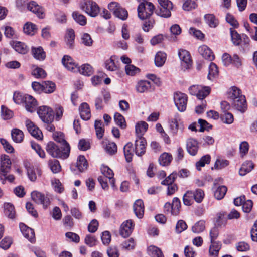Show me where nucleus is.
<instances>
[{"label": "nucleus", "instance_id": "obj_6", "mask_svg": "<svg viewBox=\"0 0 257 257\" xmlns=\"http://www.w3.org/2000/svg\"><path fill=\"white\" fill-rule=\"evenodd\" d=\"M187 100V96L184 93L177 92L174 95L175 104L178 110L180 112H184L186 110Z\"/></svg>", "mask_w": 257, "mask_h": 257}, {"label": "nucleus", "instance_id": "obj_12", "mask_svg": "<svg viewBox=\"0 0 257 257\" xmlns=\"http://www.w3.org/2000/svg\"><path fill=\"white\" fill-rule=\"evenodd\" d=\"M26 125L28 131L32 136L38 140H41L43 138V134L41 131L35 126L34 123L29 120L26 121Z\"/></svg>", "mask_w": 257, "mask_h": 257}, {"label": "nucleus", "instance_id": "obj_45", "mask_svg": "<svg viewBox=\"0 0 257 257\" xmlns=\"http://www.w3.org/2000/svg\"><path fill=\"white\" fill-rule=\"evenodd\" d=\"M171 214L177 215L179 214V209L181 207V202L178 198L175 197L173 198Z\"/></svg>", "mask_w": 257, "mask_h": 257}, {"label": "nucleus", "instance_id": "obj_8", "mask_svg": "<svg viewBox=\"0 0 257 257\" xmlns=\"http://www.w3.org/2000/svg\"><path fill=\"white\" fill-rule=\"evenodd\" d=\"M62 63L68 70L77 72L79 70L78 65L74 62L72 58L69 55H65L62 59Z\"/></svg>", "mask_w": 257, "mask_h": 257}, {"label": "nucleus", "instance_id": "obj_7", "mask_svg": "<svg viewBox=\"0 0 257 257\" xmlns=\"http://www.w3.org/2000/svg\"><path fill=\"white\" fill-rule=\"evenodd\" d=\"M32 200L37 204H42L44 208H46L50 204V200L44 194L37 191L31 193Z\"/></svg>", "mask_w": 257, "mask_h": 257}, {"label": "nucleus", "instance_id": "obj_49", "mask_svg": "<svg viewBox=\"0 0 257 257\" xmlns=\"http://www.w3.org/2000/svg\"><path fill=\"white\" fill-rule=\"evenodd\" d=\"M218 74V70L217 65L214 63H211L209 68L208 78L212 80Z\"/></svg>", "mask_w": 257, "mask_h": 257}, {"label": "nucleus", "instance_id": "obj_33", "mask_svg": "<svg viewBox=\"0 0 257 257\" xmlns=\"http://www.w3.org/2000/svg\"><path fill=\"white\" fill-rule=\"evenodd\" d=\"M88 166L86 159L84 156H79L77 160L76 167L80 172L85 170Z\"/></svg>", "mask_w": 257, "mask_h": 257}, {"label": "nucleus", "instance_id": "obj_36", "mask_svg": "<svg viewBox=\"0 0 257 257\" xmlns=\"http://www.w3.org/2000/svg\"><path fill=\"white\" fill-rule=\"evenodd\" d=\"M166 60V54L162 52H158L155 58V64L157 67H161Z\"/></svg>", "mask_w": 257, "mask_h": 257}, {"label": "nucleus", "instance_id": "obj_2", "mask_svg": "<svg viewBox=\"0 0 257 257\" xmlns=\"http://www.w3.org/2000/svg\"><path fill=\"white\" fill-rule=\"evenodd\" d=\"M154 10L155 7L152 3H140L137 8L138 17L141 20L149 19Z\"/></svg>", "mask_w": 257, "mask_h": 257}, {"label": "nucleus", "instance_id": "obj_14", "mask_svg": "<svg viewBox=\"0 0 257 257\" xmlns=\"http://www.w3.org/2000/svg\"><path fill=\"white\" fill-rule=\"evenodd\" d=\"M19 227L21 232L25 238L28 239L32 243L35 241V233L33 229L27 226L22 223L20 224Z\"/></svg>", "mask_w": 257, "mask_h": 257}, {"label": "nucleus", "instance_id": "obj_41", "mask_svg": "<svg viewBox=\"0 0 257 257\" xmlns=\"http://www.w3.org/2000/svg\"><path fill=\"white\" fill-rule=\"evenodd\" d=\"M23 31L26 34L33 35L36 32V25L31 22H27L24 26Z\"/></svg>", "mask_w": 257, "mask_h": 257}, {"label": "nucleus", "instance_id": "obj_43", "mask_svg": "<svg viewBox=\"0 0 257 257\" xmlns=\"http://www.w3.org/2000/svg\"><path fill=\"white\" fill-rule=\"evenodd\" d=\"M49 166L53 173H57L61 171V166L57 160H50L48 162Z\"/></svg>", "mask_w": 257, "mask_h": 257}, {"label": "nucleus", "instance_id": "obj_29", "mask_svg": "<svg viewBox=\"0 0 257 257\" xmlns=\"http://www.w3.org/2000/svg\"><path fill=\"white\" fill-rule=\"evenodd\" d=\"M254 165L251 161H246L243 163L239 170V174L244 176L250 172L253 168Z\"/></svg>", "mask_w": 257, "mask_h": 257}, {"label": "nucleus", "instance_id": "obj_53", "mask_svg": "<svg viewBox=\"0 0 257 257\" xmlns=\"http://www.w3.org/2000/svg\"><path fill=\"white\" fill-rule=\"evenodd\" d=\"M115 56H112L109 59L105 61V66L108 70L113 71H115L117 69V67L114 61V58H115Z\"/></svg>", "mask_w": 257, "mask_h": 257}, {"label": "nucleus", "instance_id": "obj_24", "mask_svg": "<svg viewBox=\"0 0 257 257\" xmlns=\"http://www.w3.org/2000/svg\"><path fill=\"white\" fill-rule=\"evenodd\" d=\"M151 88V83L147 80H141L138 82L136 86L137 91L140 93L149 91Z\"/></svg>", "mask_w": 257, "mask_h": 257}, {"label": "nucleus", "instance_id": "obj_54", "mask_svg": "<svg viewBox=\"0 0 257 257\" xmlns=\"http://www.w3.org/2000/svg\"><path fill=\"white\" fill-rule=\"evenodd\" d=\"M25 166L27 169V175L29 179L32 181H35L37 179V176L33 168L28 162L25 163Z\"/></svg>", "mask_w": 257, "mask_h": 257}, {"label": "nucleus", "instance_id": "obj_50", "mask_svg": "<svg viewBox=\"0 0 257 257\" xmlns=\"http://www.w3.org/2000/svg\"><path fill=\"white\" fill-rule=\"evenodd\" d=\"M72 16L75 21L80 25L84 26L86 24L87 20L86 17L79 12L77 11L74 12L72 13Z\"/></svg>", "mask_w": 257, "mask_h": 257}, {"label": "nucleus", "instance_id": "obj_23", "mask_svg": "<svg viewBox=\"0 0 257 257\" xmlns=\"http://www.w3.org/2000/svg\"><path fill=\"white\" fill-rule=\"evenodd\" d=\"M75 33L72 29H68L65 37V41L69 48H72L74 45Z\"/></svg>", "mask_w": 257, "mask_h": 257}, {"label": "nucleus", "instance_id": "obj_1", "mask_svg": "<svg viewBox=\"0 0 257 257\" xmlns=\"http://www.w3.org/2000/svg\"><path fill=\"white\" fill-rule=\"evenodd\" d=\"M47 152L54 158L65 159L69 156L70 147L69 145L59 147L53 142H49L46 147Z\"/></svg>", "mask_w": 257, "mask_h": 257}, {"label": "nucleus", "instance_id": "obj_26", "mask_svg": "<svg viewBox=\"0 0 257 257\" xmlns=\"http://www.w3.org/2000/svg\"><path fill=\"white\" fill-rule=\"evenodd\" d=\"M4 213L9 218L13 219L16 217V211L14 206L10 203H6L4 205Z\"/></svg>", "mask_w": 257, "mask_h": 257}, {"label": "nucleus", "instance_id": "obj_51", "mask_svg": "<svg viewBox=\"0 0 257 257\" xmlns=\"http://www.w3.org/2000/svg\"><path fill=\"white\" fill-rule=\"evenodd\" d=\"M210 156L206 155L201 158L200 160L196 162V166L198 170H200V168L204 167L205 164H208L210 161Z\"/></svg>", "mask_w": 257, "mask_h": 257}, {"label": "nucleus", "instance_id": "obj_39", "mask_svg": "<svg viewBox=\"0 0 257 257\" xmlns=\"http://www.w3.org/2000/svg\"><path fill=\"white\" fill-rule=\"evenodd\" d=\"M170 127L174 135L177 134L179 130L182 132L184 128L183 125L179 124L176 118H174L170 122Z\"/></svg>", "mask_w": 257, "mask_h": 257}, {"label": "nucleus", "instance_id": "obj_4", "mask_svg": "<svg viewBox=\"0 0 257 257\" xmlns=\"http://www.w3.org/2000/svg\"><path fill=\"white\" fill-rule=\"evenodd\" d=\"M160 6L155 12L157 15L164 18H169L171 15V10L172 9V3L169 0H158Z\"/></svg>", "mask_w": 257, "mask_h": 257}, {"label": "nucleus", "instance_id": "obj_58", "mask_svg": "<svg viewBox=\"0 0 257 257\" xmlns=\"http://www.w3.org/2000/svg\"><path fill=\"white\" fill-rule=\"evenodd\" d=\"M27 95L19 92H15L13 95V100L16 103L18 104L23 103L24 102Z\"/></svg>", "mask_w": 257, "mask_h": 257}, {"label": "nucleus", "instance_id": "obj_30", "mask_svg": "<svg viewBox=\"0 0 257 257\" xmlns=\"http://www.w3.org/2000/svg\"><path fill=\"white\" fill-rule=\"evenodd\" d=\"M13 46L15 51L19 53L25 54L28 51V48L24 43L17 41L14 42Z\"/></svg>", "mask_w": 257, "mask_h": 257}, {"label": "nucleus", "instance_id": "obj_17", "mask_svg": "<svg viewBox=\"0 0 257 257\" xmlns=\"http://www.w3.org/2000/svg\"><path fill=\"white\" fill-rule=\"evenodd\" d=\"M102 145L106 152L109 155H112L117 152L116 144L107 139H104L102 141Z\"/></svg>", "mask_w": 257, "mask_h": 257}, {"label": "nucleus", "instance_id": "obj_60", "mask_svg": "<svg viewBox=\"0 0 257 257\" xmlns=\"http://www.w3.org/2000/svg\"><path fill=\"white\" fill-rule=\"evenodd\" d=\"M114 16L122 20H125L127 18L128 12L126 10L120 7L114 14Z\"/></svg>", "mask_w": 257, "mask_h": 257}, {"label": "nucleus", "instance_id": "obj_11", "mask_svg": "<svg viewBox=\"0 0 257 257\" xmlns=\"http://www.w3.org/2000/svg\"><path fill=\"white\" fill-rule=\"evenodd\" d=\"M27 8L35 14L39 18L43 19L45 17V14L44 9L38 5L36 2L34 1L30 2L27 5Z\"/></svg>", "mask_w": 257, "mask_h": 257}, {"label": "nucleus", "instance_id": "obj_18", "mask_svg": "<svg viewBox=\"0 0 257 257\" xmlns=\"http://www.w3.org/2000/svg\"><path fill=\"white\" fill-rule=\"evenodd\" d=\"M199 145L198 142L193 139L190 138L187 141V150L189 154L195 156L198 150Z\"/></svg>", "mask_w": 257, "mask_h": 257}, {"label": "nucleus", "instance_id": "obj_19", "mask_svg": "<svg viewBox=\"0 0 257 257\" xmlns=\"http://www.w3.org/2000/svg\"><path fill=\"white\" fill-rule=\"evenodd\" d=\"M81 118L84 120H88L91 117V112L89 105L85 102L82 103L79 108Z\"/></svg>", "mask_w": 257, "mask_h": 257}, {"label": "nucleus", "instance_id": "obj_37", "mask_svg": "<svg viewBox=\"0 0 257 257\" xmlns=\"http://www.w3.org/2000/svg\"><path fill=\"white\" fill-rule=\"evenodd\" d=\"M204 19L210 27L215 28L218 24V21L213 14H206L204 16Z\"/></svg>", "mask_w": 257, "mask_h": 257}, {"label": "nucleus", "instance_id": "obj_63", "mask_svg": "<svg viewBox=\"0 0 257 257\" xmlns=\"http://www.w3.org/2000/svg\"><path fill=\"white\" fill-rule=\"evenodd\" d=\"M193 192L194 194V200L197 203H201L205 196L203 190L201 189H197Z\"/></svg>", "mask_w": 257, "mask_h": 257}, {"label": "nucleus", "instance_id": "obj_44", "mask_svg": "<svg viewBox=\"0 0 257 257\" xmlns=\"http://www.w3.org/2000/svg\"><path fill=\"white\" fill-rule=\"evenodd\" d=\"M230 31L233 43L236 46L239 45L241 44L242 39L240 35L232 28H230Z\"/></svg>", "mask_w": 257, "mask_h": 257}, {"label": "nucleus", "instance_id": "obj_48", "mask_svg": "<svg viewBox=\"0 0 257 257\" xmlns=\"http://www.w3.org/2000/svg\"><path fill=\"white\" fill-rule=\"evenodd\" d=\"M56 89V85L52 81H44L43 92L45 93H53Z\"/></svg>", "mask_w": 257, "mask_h": 257}, {"label": "nucleus", "instance_id": "obj_46", "mask_svg": "<svg viewBox=\"0 0 257 257\" xmlns=\"http://www.w3.org/2000/svg\"><path fill=\"white\" fill-rule=\"evenodd\" d=\"M211 88L209 86H202L199 88L197 93V98L199 99H203L210 93Z\"/></svg>", "mask_w": 257, "mask_h": 257}, {"label": "nucleus", "instance_id": "obj_16", "mask_svg": "<svg viewBox=\"0 0 257 257\" xmlns=\"http://www.w3.org/2000/svg\"><path fill=\"white\" fill-rule=\"evenodd\" d=\"M101 171L103 174L101 176L106 177L109 180L110 183L113 189L116 188L115 184V180L113 178L114 173L113 171L108 166H103L101 168Z\"/></svg>", "mask_w": 257, "mask_h": 257}, {"label": "nucleus", "instance_id": "obj_21", "mask_svg": "<svg viewBox=\"0 0 257 257\" xmlns=\"http://www.w3.org/2000/svg\"><path fill=\"white\" fill-rule=\"evenodd\" d=\"M133 209L136 216L139 218H142L144 216V206L142 200L138 199L135 201Z\"/></svg>", "mask_w": 257, "mask_h": 257}, {"label": "nucleus", "instance_id": "obj_5", "mask_svg": "<svg viewBox=\"0 0 257 257\" xmlns=\"http://www.w3.org/2000/svg\"><path fill=\"white\" fill-rule=\"evenodd\" d=\"M37 112L41 120L46 123H51L54 119L53 111L48 106H40Z\"/></svg>", "mask_w": 257, "mask_h": 257}, {"label": "nucleus", "instance_id": "obj_15", "mask_svg": "<svg viewBox=\"0 0 257 257\" xmlns=\"http://www.w3.org/2000/svg\"><path fill=\"white\" fill-rule=\"evenodd\" d=\"M24 103L27 111L30 112H33L36 110L37 106V102L32 96L27 95Z\"/></svg>", "mask_w": 257, "mask_h": 257}, {"label": "nucleus", "instance_id": "obj_27", "mask_svg": "<svg viewBox=\"0 0 257 257\" xmlns=\"http://www.w3.org/2000/svg\"><path fill=\"white\" fill-rule=\"evenodd\" d=\"M11 168V162L9 156L4 155L1 158L0 170L10 171Z\"/></svg>", "mask_w": 257, "mask_h": 257}, {"label": "nucleus", "instance_id": "obj_52", "mask_svg": "<svg viewBox=\"0 0 257 257\" xmlns=\"http://www.w3.org/2000/svg\"><path fill=\"white\" fill-rule=\"evenodd\" d=\"M227 217L224 212H220L217 214L216 223L218 226L225 225L226 223Z\"/></svg>", "mask_w": 257, "mask_h": 257}, {"label": "nucleus", "instance_id": "obj_9", "mask_svg": "<svg viewBox=\"0 0 257 257\" xmlns=\"http://www.w3.org/2000/svg\"><path fill=\"white\" fill-rule=\"evenodd\" d=\"M147 142L144 138H136L134 151L137 156H141L146 152Z\"/></svg>", "mask_w": 257, "mask_h": 257}, {"label": "nucleus", "instance_id": "obj_13", "mask_svg": "<svg viewBox=\"0 0 257 257\" xmlns=\"http://www.w3.org/2000/svg\"><path fill=\"white\" fill-rule=\"evenodd\" d=\"M178 55L182 61V65L186 69L189 68L191 65L192 61L189 52L185 50H180Z\"/></svg>", "mask_w": 257, "mask_h": 257}, {"label": "nucleus", "instance_id": "obj_3", "mask_svg": "<svg viewBox=\"0 0 257 257\" xmlns=\"http://www.w3.org/2000/svg\"><path fill=\"white\" fill-rule=\"evenodd\" d=\"M81 9L92 17L98 16L100 13V7L97 4L92 0H87L81 4Z\"/></svg>", "mask_w": 257, "mask_h": 257}, {"label": "nucleus", "instance_id": "obj_25", "mask_svg": "<svg viewBox=\"0 0 257 257\" xmlns=\"http://www.w3.org/2000/svg\"><path fill=\"white\" fill-rule=\"evenodd\" d=\"M32 53L33 57L40 61L44 60L46 58V54L42 47H32Z\"/></svg>", "mask_w": 257, "mask_h": 257}, {"label": "nucleus", "instance_id": "obj_42", "mask_svg": "<svg viewBox=\"0 0 257 257\" xmlns=\"http://www.w3.org/2000/svg\"><path fill=\"white\" fill-rule=\"evenodd\" d=\"M209 247V253L211 255L218 257V253L221 249V244L219 242H213Z\"/></svg>", "mask_w": 257, "mask_h": 257}, {"label": "nucleus", "instance_id": "obj_61", "mask_svg": "<svg viewBox=\"0 0 257 257\" xmlns=\"http://www.w3.org/2000/svg\"><path fill=\"white\" fill-rule=\"evenodd\" d=\"M240 96H243L241 94V90L235 86L232 87L229 95L230 100H232L236 99Z\"/></svg>", "mask_w": 257, "mask_h": 257}, {"label": "nucleus", "instance_id": "obj_40", "mask_svg": "<svg viewBox=\"0 0 257 257\" xmlns=\"http://www.w3.org/2000/svg\"><path fill=\"white\" fill-rule=\"evenodd\" d=\"M205 229V222L201 220L196 222L192 227V231L195 233H199L203 232Z\"/></svg>", "mask_w": 257, "mask_h": 257}, {"label": "nucleus", "instance_id": "obj_64", "mask_svg": "<svg viewBox=\"0 0 257 257\" xmlns=\"http://www.w3.org/2000/svg\"><path fill=\"white\" fill-rule=\"evenodd\" d=\"M0 143L3 145L5 150L9 153H12L14 152V149L10 143L5 139L1 138Z\"/></svg>", "mask_w": 257, "mask_h": 257}, {"label": "nucleus", "instance_id": "obj_62", "mask_svg": "<svg viewBox=\"0 0 257 257\" xmlns=\"http://www.w3.org/2000/svg\"><path fill=\"white\" fill-rule=\"evenodd\" d=\"M197 5L195 0H187L183 5V9L185 11H190L195 9Z\"/></svg>", "mask_w": 257, "mask_h": 257}, {"label": "nucleus", "instance_id": "obj_55", "mask_svg": "<svg viewBox=\"0 0 257 257\" xmlns=\"http://www.w3.org/2000/svg\"><path fill=\"white\" fill-rule=\"evenodd\" d=\"M119 234L123 238L128 237V220L123 222L119 228Z\"/></svg>", "mask_w": 257, "mask_h": 257}, {"label": "nucleus", "instance_id": "obj_22", "mask_svg": "<svg viewBox=\"0 0 257 257\" xmlns=\"http://www.w3.org/2000/svg\"><path fill=\"white\" fill-rule=\"evenodd\" d=\"M148 127V124L145 121H140L135 126L136 138H144L143 135Z\"/></svg>", "mask_w": 257, "mask_h": 257}, {"label": "nucleus", "instance_id": "obj_34", "mask_svg": "<svg viewBox=\"0 0 257 257\" xmlns=\"http://www.w3.org/2000/svg\"><path fill=\"white\" fill-rule=\"evenodd\" d=\"M53 137L55 141L60 143L63 146L65 147V146L69 145L65 140L64 138V134L62 132H54L53 134Z\"/></svg>", "mask_w": 257, "mask_h": 257}, {"label": "nucleus", "instance_id": "obj_35", "mask_svg": "<svg viewBox=\"0 0 257 257\" xmlns=\"http://www.w3.org/2000/svg\"><path fill=\"white\" fill-rule=\"evenodd\" d=\"M172 160V155L168 153H163L159 157V161L160 165L165 166L169 165Z\"/></svg>", "mask_w": 257, "mask_h": 257}, {"label": "nucleus", "instance_id": "obj_38", "mask_svg": "<svg viewBox=\"0 0 257 257\" xmlns=\"http://www.w3.org/2000/svg\"><path fill=\"white\" fill-rule=\"evenodd\" d=\"M114 120L116 124L122 128L126 127V123L124 117L119 113L116 112L114 115Z\"/></svg>", "mask_w": 257, "mask_h": 257}, {"label": "nucleus", "instance_id": "obj_32", "mask_svg": "<svg viewBox=\"0 0 257 257\" xmlns=\"http://www.w3.org/2000/svg\"><path fill=\"white\" fill-rule=\"evenodd\" d=\"M10 171L0 170V180L3 184H5L6 181L13 182L15 177L13 175L8 174Z\"/></svg>", "mask_w": 257, "mask_h": 257}, {"label": "nucleus", "instance_id": "obj_57", "mask_svg": "<svg viewBox=\"0 0 257 257\" xmlns=\"http://www.w3.org/2000/svg\"><path fill=\"white\" fill-rule=\"evenodd\" d=\"M78 72L84 75L90 76L93 73V68L88 64H84L79 67Z\"/></svg>", "mask_w": 257, "mask_h": 257}, {"label": "nucleus", "instance_id": "obj_59", "mask_svg": "<svg viewBox=\"0 0 257 257\" xmlns=\"http://www.w3.org/2000/svg\"><path fill=\"white\" fill-rule=\"evenodd\" d=\"M1 116L3 119H10L13 116V112L4 106L1 107Z\"/></svg>", "mask_w": 257, "mask_h": 257}, {"label": "nucleus", "instance_id": "obj_28", "mask_svg": "<svg viewBox=\"0 0 257 257\" xmlns=\"http://www.w3.org/2000/svg\"><path fill=\"white\" fill-rule=\"evenodd\" d=\"M11 136L13 140L16 143H21L24 139L23 132L17 128L12 130Z\"/></svg>", "mask_w": 257, "mask_h": 257}, {"label": "nucleus", "instance_id": "obj_47", "mask_svg": "<svg viewBox=\"0 0 257 257\" xmlns=\"http://www.w3.org/2000/svg\"><path fill=\"white\" fill-rule=\"evenodd\" d=\"M227 191V188L225 186H219L214 192V196L218 199H222Z\"/></svg>", "mask_w": 257, "mask_h": 257}, {"label": "nucleus", "instance_id": "obj_31", "mask_svg": "<svg viewBox=\"0 0 257 257\" xmlns=\"http://www.w3.org/2000/svg\"><path fill=\"white\" fill-rule=\"evenodd\" d=\"M194 200V194L193 191H187L183 195V202L184 205L190 206L192 205Z\"/></svg>", "mask_w": 257, "mask_h": 257}, {"label": "nucleus", "instance_id": "obj_20", "mask_svg": "<svg viewBox=\"0 0 257 257\" xmlns=\"http://www.w3.org/2000/svg\"><path fill=\"white\" fill-rule=\"evenodd\" d=\"M198 52L199 54L205 59L209 61H212L214 59L213 55L211 49L206 45H202L199 47Z\"/></svg>", "mask_w": 257, "mask_h": 257}, {"label": "nucleus", "instance_id": "obj_56", "mask_svg": "<svg viewBox=\"0 0 257 257\" xmlns=\"http://www.w3.org/2000/svg\"><path fill=\"white\" fill-rule=\"evenodd\" d=\"M148 251L150 255L152 257H164L161 250L155 246H150Z\"/></svg>", "mask_w": 257, "mask_h": 257}, {"label": "nucleus", "instance_id": "obj_10", "mask_svg": "<svg viewBox=\"0 0 257 257\" xmlns=\"http://www.w3.org/2000/svg\"><path fill=\"white\" fill-rule=\"evenodd\" d=\"M233 106L237 110L243 113L247 108V105L244 96H240L236 99L231 100Z\"/></svg>", "mask_w": 257, "mask_h": 257}]
</instances>
